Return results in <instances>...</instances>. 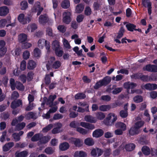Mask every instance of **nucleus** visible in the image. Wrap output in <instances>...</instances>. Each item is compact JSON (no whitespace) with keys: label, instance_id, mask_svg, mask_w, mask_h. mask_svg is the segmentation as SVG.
<instances>
[{"label":"nucleus","instance_id":"49530a36","mask_svg":"<svg viewBox=\"0 0 157 157\" xmlns=\"http://www.w3.org/2000/svg\"><path fill=\"white\" fill-rule=\"evenodd\" d=\"M92 10L90 8L89 6L86 7L85 9L84 13L86 16H90Z\"/></svg>","mask_w":157,"mask_h":157},{"label":"nucleus","instance_id":"e433bc0d","mask_svg":"<svg viewBox=\"0 0 157 157\" xmlns=\"http://www.w3.org/2000/svg\"><path fill=\"white\" fill-rule=\"evenodd\" d=\"M76 131L78 132L83 135H85L88 133L87 130L81 127H77L76 128Z\"/></svg>","mask_w":157,"mask_h":157},{"label":"nucleus","instance_id":"9d476101","mask_svg":"<svg viewBox=\"0 0 157 157\" xmlns=\"http://www.w3.org/2000/svg\"><path fill=\"white\" fill-rule=\"evenodd\" d=\"M48 21V17L46 14L41 15L39 18V22L42 24L46 23Z\"/></svg>","mask_w":157,"mask_h":157},{"label":"nucleus","instance_id":"69168bd1","mask_svg":"<svg viewBox=\"0 0 157 157\" xmlns=\"http://www.w3.org/2000/svg\"><path fill=\"white\" fill-rule=\"evenodd\" d=\"M94 10H98L99 9L100 5L98 2H94L93 5Z\"/></svg>","mask_w":157,"mask_h":157},{"label":"nucleus","instance_id":"b1692460","mask_svg":"<svg viewBox=\"0 0 157 157\" xmlns=\"http://www.w3.org/2000/svg\"><path fill=\"white\" fill-rule=\"evenodd\" d=\"M127 30L130 32H133L136 27V25L133 24L128 23L126 25Z\"/></svg>","mask_w":157,"mask_h":157},{"label":"nucleus","instance_id":"58836bf2","mask_svg":"<svg viewBox=\"0 0 157 157\" xmlns=\"http://www.w3.org/2000/svg\"><path fill=\"white\" fill-rule=\"evenodd\" d=\"M144 122L143 121H138L135 123V126L138 129H140V128L144 125Z\"/></svg>","mask_w":157,"mask_h":157},{"label":"nucleus","instance_id":"a878e982","mask_svg":"<svg viewBox=\"0 0 157 157\" xmlns=\"http://www.w3.org/2000/svg\"><path fill=\"white\" fill-rule=\"evenodd\" d=\"M84 143L87 145L91 146L94 144V141L93 139L90 138H87L85 139Z\"/></svg>","mask_w":157,"mask_h":157},{"label":"nucleus","instance_id":"c9c22d12","mask_svg":"<svg viewBox=\"0 0 157 157\" xmlns=\"http://www.w3.org/2000/svg\"><path fill=\"white\" fill-rule=\"evenodd\" d=\"M112 150L110 148H107L103 151L104 156L105 157L109 156L111 154Z\"/></svg>","mask_w":157,"mask_h":157},{"label":"nucleus","instance_id":"338daca9","mask_svg":"<svg viewBox=\"0 0 157 157\" xmlns=\"http://www.w3.org/2000/svg\"><path fill=\"white\" fill-rule=\"evenodd\" d=\"M45 40L43 39H40L38 41V46L40 48H42L43 47V45L44 44Z\"/></svg>","mask_w":157,"mask_h":157},{"label":"nucleus","instance_id":"774afa93","mask_svg":"<svg viewBox=\"0 0 157 157\" xmlns=\"http://www.w3.org/2000/svg\"><path fill=\"white\" fill-rule=\"evenodd\" d=\"M33 103H29V105L25 108V110L27 111H29L32 110L34 107Z\"/></svg>","mask_w":157,"mask_h":157},{"label":"nucleus","instance_id":"680f3d73","mask_svg":"<svg viewBox=\"0 0 157 157\" xmlns=\"http://www.w3.org/2000/svg\"><path fill=\"white\" fill-rule=\"evenodd\" d=\"M63 116L60 114L56 113L54 115L53 117V119L54 120H57L62 118Z\"/></svg>","mask_w":157,"mask_h":157},{"label":"nucleus","instance_id":"4c0bfd02","mask_svg":"<svg viewBox=\"0 0 157 157\" xmlns=\"http://www.w3.org/2000/svg\"><path fill=\"white\" fill-rule=\"evenodd\" d=\"M134 101L136 103H140L143 101L142 97L141 95H137L133 98Z\"/></svg>","mask_w":157,"mask_h":157},{"label":"nucleus","instance_id":"393cba45","mask_svg":"<svg viewBox=\"0 0 157 157\" xmlns=\"http://www.w3.org/2000/svg\"><path fill=\"white\" fill-rule=\"evenodd\" d=\"M115 126L117 128H120L123 131H124L126 129V125L123 123L119 122L116 123Z\"/></svg>","mask_w":157,"mask_h":157},{"label":"nucleus","instance_id":"2eb2a0df","mask_svg":"<svg viewBox=\"0 0 157 157\" xmlns=\"http://www.w3.org/2000/svg\"><path fill=\"white\" fill-rule=\"evenodd\" d=\"M28 152L25 150L20 152H16L15 154V157H26L28 156Z\"/></svg>","mask_w":157,"mask_h":157},{"label":"nucleus","instance_id":"3c124183","mask_svg":"<svg viewBox=\"0 0 157 157\" xmlns=\"http://www.w3.org/2000/svg\"><path fill=\"white\" fill-rule=\"evenodd\" d=\"M58 29L61 33H63L66 31V28L63 25H59L57 27Z\"/></svg>","mask_w":157,"mask_h":157},{"label":"nucleus","instance_id":"7ed1b4c3","mask_svg":"<svg viewBox=\"0 0 157 157\" xmlns=\"http://www.w3.org/2000/svg\"><path fill=\"white\" fill-rule=\"evenodd\" d=\"M17 19L18 21L21 24L25 25L29 23L31 20V19L29 17H25L23 13H21L19 15Z\"/></svg>","mask_w":157,"mask_h":157},{"label":"nucleus","instance_id":"a18cd8bd","mask_svg":"<svg viewBox=\"0 0 157 157\" xmlns=\"http://www.w3.org/2000/svg\"><path fill=\"white\" fill-rule=\"evenodd\" d=\"M32 45V44L30 43L24 42L22 43L21 47L22 49H27L31 47Z\"/></svg>","mask_w":157,"mask_h":157},{"label":"nucleus","instance_id":"0e129e2a","mask_svg":"<svg viewBox=\"0 0 157 157\" xmlns=\"http://www.w3.org/2000/svg\"><path fill=\"white\" fill-rule=\"evenodd\" d=\"M7 23L6 20L5 19H2L0 20V27L1 28L4 27Z\"/></svg>","mask_w":157,"mask_h":157},{"label":"nucleus","instance_id":"6e6552de","mask_svg":"<svg viewBox=\"0 0 157 157\" xmlns=\"http://www.w3.org/2000/svg\"><path fill=\"white\" fill-rule=\"evenodd\" d=\"M140 132V129H138L135 126L130 128L129 131V133L131 136L137 135Z\"/></svg>","mask_w":157,"mask_h":157},{"label":"nucleus","instance_id":"f704fd0d","mask_svg":"<svg viewBox=\"0 0 157 157\" xmlns=\"http://www.w3.org/2000/svg\"><path fill=\"white\" fill-rule=\"evenodd\" d=\"M25 123L22 122L17 124L16 126V129L18 131L22 129L25 126Z\"/></svg>","mask_w":157,"mask_h":157},{"label":"nucleus","instance_id":"9b49d317","mask_svg":"<svg viewBox=\"0 0 157 157\" xmlns=\"http://www.w3.org/2000/svg\"><path fill=\"white\" fill-rule=\"evenodd\" d=\"M9 10L6 6L0 7V16H4L6 15L9 13Z\"/></svg>","mask_w":157,"mask_h":157},{"label":"nucleus","instance_id":"5701e85b","mask_svg":"<svg viewBox=\"0 0 157 157\" xmlns=\"http://www.w3.org/2000/svg\"><path fill=\"white\" fill-rule=\"evenodd\" d=\"M136 145L133 144H126L125 148L127 151H130L133 150L135 148Z\"/></svg>","mask_w":157,"mask_h":157},{"label":"nucleus","instance_id":"37998d69","mask_svg":"<svg viewBox=\"0 0 157 157\" xmlns=\"http://www.w3.org/2000/svg\"><path fill=\"white\" fill-rule=\"evenodd\" d=\"M53 126L52 124H50L43 128L42 131L44 133H46L50 130L52 128Z\"/></svg>","mask_w":157,"mask_h":157},{"label":"nucleus","instance_id":"0eeeda50","mask_svg":"<svg viewBox=\"0 0 157 157\" xmlns=\"http://www.w3.org/2000/svg\"><path fill=\"white\" fill-rule=\"evenodd\" d=\"M104 134L103 130L101 129H97L94 131L92 134L93 137L98 138L102 136Z\"/></svg>","mask_w":157,"mask_h":157},{"label":"nucleus","instance_id":"603ef678","mask_svg":"<svg viewBox=\"0 0 157 157\" xmlns=\"http://www.w3.org/2000/svg\"><path fill=\"white\" fill-rule=\"evenodd\" d=\"M111 99V97L109 95H103L101 97V100L106 101H110Z\"/></svg>","mask_w":157,"mask_h":157},{"label":"nucleus","instance_id":"a19ab883","mask_svg":"<svg viewBox=\"0 0 157 157\" xmlns=\"http://www.w3.org/2000/svg\"><path fill=\"white\" fill-rule=\"evenodd\" d=\"M20 6H21V9L22 10H25L28 7V3L26 1H23L21 2Z\"/></svg>","mask_w":157,"mask_h":157},{"label":"nucleus","instance_id":"e2e57ef3","mask_svg":"<svg viewBox=\"0 0 157 157\" xmlns=\"http://www.w3.org/2000/svg\"><path fill=\"white\" fill-rule=\"evenodd\" d=\"M56 96L55 95H50L48 98V101L50 102V103H52L54 101L56 98Z\"/></svg>","mask_w":157,"mask_h":157},{"label":"nucleus","instance_id":"aec40b11","mask_svg":"<svg viewBox=\"0 0 157 157\" xmlns=\"http://www.w3.org/2000/svg\"><path fill=\"white\" fill-rule=\"evenodd\" d=\"M84 119L86 121L91 123H95L96 121L94 117L90 115L85 116Z\"/></svg>","mask_w":157,"mask_h":157},{"label":"nucleus","instance_id":"72a5a7b5","mask_svg":"<svg viewBox=\"0 0 157 157\" xmlns=\"http://www.w3.org/2000/svg\"><path fill=\"white\" fill-rule=\"evenodd\" d=\"M15 87L17 89L21 91L24 90L25 89V87L23 84L19 82H16V86Z\"/></svg>","mask_w":157,"mask_h":157},{"label":"nucleus","instance_id":"6e6d98bb","mask_svg":"<svg viewBox=\"0 0 157 157\" xmlns=\"http://www.w3.org/2000/svg\"><path fill=\"white\" fill-rule=\"evenodd\" d=\"M84 18V16L82 14H80L77 16L76 18V21L78 23H80L82 21Z\"/></svg>","mask_w":157,"mask_h":157},{"label":"nucleus","instance_id":"052dcab7","mask_svg":"<svg viewBox=\"0 0 157 157\" xmlns=\"http://www.w3.org/2000/svg\"><path fill=\"white\" fill-rule=\"evenodd\" d=\"M117 73L118 74L121 73L122 74H124L126 75H127L128 74L129 71H128L127 69H120V70L117 71Z\"/></svg>","mask_w":157,"mask_h":157},{"label":"nucleus","instance_id":"8fccbe9b","mask_svg":"<svg viewBox=\"0 0 157 157\" xmlns=\"http://www.w3.org/2000/svg\"><path fill=\"white\" fill-rule=\"evenodd\" d=\"M120 116L122 118H125L128 116V111L121 110L120 112Z\"/></svg>","mask_w":157,"mask_h":157},{"label":"nucleus","instance_id":"412c9836","mask_svg":"<svg viewBox=\"0 0 157 157\" xmlns=\"http://www.w3.org/2000/svg\"><path fill=\"white\" fill-rule=\"evenodd\" d=\"M143 154L146 155H149L150 153V150L149 148L146 146H143L141 149Z\"/></svg>","mask_w":157,"mask_h":157},{"label":"nucleus","instance_id":"20e7f679","mask_svg":"<svg viewBox=\"0 0 157 157\" xmlns=\"http://www.w3.org/2000/svg\"><path fill=\"white\" fill-rule=\"evenodd\" d=\"M111 79H102L99 82L96 83L94 86V88L97 89L103 86H106L109 84L111 81Z\"/></svg>","mask_w":157,"mask_h":157},{"label":"nucleus","instance_id":"bf43d9fd","mask_svg":"<svg viewBox=\"0 0 157 157\" xmlns=\"http://www.w3.org/2000/svg\"><path fill=\"white\" fill-rule=\"evenodd\" d=\"M30 55L29 52L28 51H25L24 52L23 54V58L24 59H27L29 58Z\"/></svg>","mask_w":157,"mask_h":157},{"label":"nucleus","instance_id":"f8f14e48","mask_svg":"<svg viewBox=\"0 0 157 157\" xmlns=\"http://www.w3.org/2000/svg\"><path fill=\"white\" fill-rule=\"evenodd\" d=\"M69 144L67 142L62 143L59 145L60 150L62 151L67 150L69 148Z\"/></svg>","mask_w":157,"mask_h":157},{"label":"nucleus","instance_id":"f3484780","mask_svg":"<svg viewBox=\"0 0 157 157\" xmlns=\"http://www.w3.org/2000/svg\"><path fill=\"white\" fill-rule=\"evenodd\" d=\"M27 35L25 34L21 33L18 36V39L19 41L21 43L26 41L27 40Z\"/></svg>","mask_w":157,"mask_h":157},{"label":"nucleus","instance_id":"5fc2aeb1","mask_svg":"<svg viewBox=\"0 0 157 157\" xmlns=\"http://www.w3.org/2000/svg\"><path fill=\"white\" fill-rule=\"evenodd\" d=\"M46 34L49 36H53L52 30L51 28L50 27H48L47 28Z\"/></svg>","mask_w":157,"mask_h":157},{"label":"nucleus","instance_id":"f03ea898","mask_svg":"<svg viewBox=\"0 0 157 157\" xmlns=\"http://www.w3.org/2000/svg\"><path fill=\"white\" fill-rule=\"evenodd\" d=\"M72 15L70 11L66 10L63 14L62 21L63 23L66 24H69L72 20Z\"/></svg>","mask_w":157,"mask_h":157},{"label":"nucleus","instance_id":"c756f323","mask_svg":"<svg viewBox=\"0 0 157 157\" xmlns=\"http://www.w3.org/2000/svg\"><path fill=\"white\" fill-rule=\"evenodd\" d=\"M84 8L83 5L81 4H79L76 7V12L77 13H81L83 11Z\"/></svg>","mask_w":157,"mask_h":157},{"label":"nucleus","instance_id":"79ce46f5","mask_svg":"<svg viewBox=\"0 0 157 157\" xmlns=\"http://www.w3.org/2000/svg\"><path fill=\"white\" fill-rule=\"evenodd\" d=\"M54 151L51 147H46L44 150L45 152L48 155H51L52 154Z\"/></svg>","mask_w":157,"mask_h":157},{"label":"nucleus","instance_id":"ddd939ff","mask_svg":"<svg viewBox=\"0 0 157 157\" xmlns=\"http://www.w3.org/2000/svg\"><path fill=\"white\" fill-rule=\"evenodd\" d=\"M14 145V143L13 142H10L6 144L3 147V151L5 152L8 151Z\"/></svg>","mask_w":157,"mask_h":157},{"label":"nucleus","instance_id":"39448f33","mask_svg":"<svg viewBox=\"0 0 157 157\" xmlns=\"http://www.w3.org/2000/svg\"><path fill=\"white\" fill-rule=\"evenodd\" d=\"M142 4L145 7L147 8V12L149 15L151 13V3L150 0H142Z\"/></svg>","mask_w":157,"mask_h":157},{"label":"nucleus","instance_id":"6ab92c4d","mask_svg":"<svg viewBox=\"0 0 157 157\" xmlns=\"http://www.w3.org/2000/svg\"><path fill=\"white\" fill-rule=\"evenodd\" d=\"M50 139L49 136H43L40 138L39 142L41 144H45L50 140Z\"/></svg>","mask_w":157,"mask_h":157},{"label":"nucleus","instance_id":"4be33fe9","mask_svg":"<svg viewBox=\"0 0 157 157\" xmlns=\"http://www.w3.org/2000/svg\"><path fill=\"white\" fill-rule=\"evenodd\" d=\"M72 141L76 147H80L82 145V143L78 138H74Z\"/></svg>","mask_w":157,"mask_h":157},{"label":"nucleus","instance_id":"4d7b16f0","mask_svg":"<svg viewBox=\"0 0 157 157\" xmlns=\"http://www.w3.org/2000/svg\"><path fill=\"white\" fill-rule=\"evenodd\" d=\"M12 136L16 142L20 140V137L18 133H14L12 134Z\"/></svg>","mask_w":157,"mask_h":157},{"label":"nucleus","instance_id":"c03bdc74","mask_svg":"<svg viewBox=\"0 0 157 157\" xmlns=\"http://www.w3.org/2000/svg\"><path fill=\"white\" fill-rule=\"evenodd\" d=\"M96 116L98 119L102 120L105 117L104 113L101 112H99L97 113Z\"/></svg>","mask_w":157,"mask_h":157},{"label":"nucleus","instance_id":"f257e3e1","mask_svg":"<svg viewBox=\"0 0 157 157\" xmlns=\"http://www.w3.org/2000/svg\"><path fill=\"white\" fill-rule=\"evenodd\" d=\"M117 116L114 113H109L104 121L105 125L107 126H112L117 120Z\"/></svg>","mask_w":157,"mask_h":157},{"label":"nucleus","instance_id":"ea45409f","mask_svg":"<svg viewBox=\"0 0 157 157\" xmlns=\"http://www.w3.org/2000/svg\"><path fill=\"white\" fill-rule=\"evenodd\" d=\"M61 62L58 61H55L52 64V67L54 69H58L61 66Z\"/></svg>","mask_w":157,"mask_h":157},{"label":"nucleus","instance_id":"bb28decb","mask_svg":"<svg viewBox=\"0 0 157 157\" xmlns=\"http://www.w3.org/2000/svg\"><path fill=\"white\" fill-rule=\"evenodd\" d=\"M61 6L64 9H67L70 6V2L68 0H64L62 3Z\"/></svg>","mask_w":157,"mask_h":157},{"label":"nucleus","instance_id":"cd10ccee","mask_svg":"<svg viewBox=\"0 0 157 157\" xmlns=\"http://www.w3.org/2000/svg\"><path fill=\"white\" fill-rule=\"evenodd\" d=\"M86 97V95L82 93H78L75 96V98L76 100L84 99Z\"/></svg>","mask_w":157,"mask_h":157},{"label":"nucleus","instance_id":"2f4dec72","mask_svg":"<svg viewBox=\"0 0 157 157\" xmlns=\"http://www.w3.org/2000/svg\"><path fill=\"white\" fill-rule=\"evenodd\" d=\"M110 108L111 107L109 105H102L99 107V110L102 111H107L109 110Z\"/></svg>","mask_w":157,"mask_h":157},{"label":"nucleus","instance_id":"de8ad7c7","mask_svg":"<svg viewBox=\"0 0 157 157\" xmlns=\"http://www.w3.org/2000/svg\"><path fill=\"white\" fill-rule=\"evenodd\" d=\"M40 135L39 133L35 134L31 138V140L33 142H36L40 140Z\"/></svg>","mask_w":157,"mask_h":157},{"label":"nucleus","instance_id":"423d86ee","mask_svg":"<svg viewBox=\"0 0 157 157\" xmlns=\"http://www.w3.org/2000/svg\"><path fill=\"white\" fill-rule=\"evenodd\" d=\"M6 43L4 40H0V56H3L7 51V48L5 47Z\"/></svg>","mask_w":157,"mask_h":157},{"label":"nucleus","instance_id":"dca6fc26","mask_svg":"<svg viewBox=\"0 0 157 157\" xmlns=\"http://www.w3.org/2000/svg\"><path fill=\"white\" fill-rule=\"evenodd\" d=\"M86 153L82 151H76L75 152L74 157H86Z\"/></svg>","mask_w":157,"mask_h":157},{"label":"nucleus","instance_id":"a211bd4d","mask_svg":"<svg viewBox=\"0 0 157 157\" xmlns=\"http://www.w3.org/2000/svg\"><path fill=\"white\" fill-rule=\"evenodd\" d=\"M139 142L142 145L147 144L148 143V141L147 140L146 136L143 135L141 136L138 140Z\"/></svg>","mask_w":157,"mask_h":157},{"label":"nucleus","instance_id":"864d4df0","mask_svg":"<svg viewBox=\"0 0 157 157\" xmlns=\"http://www.w3.org/2000/svg\"><path fill=\"white\" fill-rule=\"evenodd\" d=\"M10 83L11 89L14 90L15 89L16 86V82L15 83L14 79H10Z\"/></svg>","mask_w":157,"mask_h":157},{"label":"nucleus","instance_id":"473e14b6","mask_svg":"<svg viewBox=\"0 0 157 157\" xmlns=\"http://www.w3.org/2000/svg\"><path fill=\"white\" fill-rule=\"evenodd\" d=\"M34 56L38 59L40 57V50L38 48H35L33 51Z\"/></svg>","mask_w":157,"mask_h":157},{"label":"nucleus","instance_id":"1a4fd4ad","mask_svg":"<svg viewBox=\"0 0 157 157\" xmlns=\"http://www.w3.org/2000/svg\"><path fill=\"white\" fill-rule=\"evenodd\" d=\"M22 102L21 100L19 99L17 101H13L11 103V108L13 109H15L18 107L22 105Z\"/></svg>","mask_w":157,"mask_h":157},{"label":"nucleus","instance_id":"13d9d810","mask_svg":"<svg viewBox=\"0 0 157 157\" xmlns=\"http://www.w3.org/2000/svg\"><path fill=\"white\" fill-rule=\"evenodd\" d=\"M26 67V62L24 60H22L20 64V68L22 71L24 70Z\"/></svg>","mask_w":157,"mask_h":157},{"label":"nucleus","instance_id":"c85d7f7f","mask_svg":"<svg viewBox=\"0 0 157 157\" xmlns=\"http://www.w3.org/2000/svg\"><path fill=\"white\" fill-rule=\"evenodd\" d=\"M52 46L53 49H60L59 42L56 40H55L52 43Z\"/></svg>","mask_w":157,"mask_h":157},{"label":"nucleus","instance_id":"4468645a","mask_svg":"<svg viewBox=\"0 0 157 157\" xmlns=\"http://www.w3.org/2000/svg\"><path fill=\"white\" fill-rule=\"evenodd\" d=\"M36 66V63L33 60H29L27 64V68L29 70H33Z\"/></svg>","mask_w":157,"mask_h":157},{"label":"nucleus","instance_id":"09e8293b","mask_svg":"<svg viewBox=\"0 0 157 157\" xmlns=\"http://www.w3.org/2000/svg\"><path fill=\"white\" fill-rule=\"evenodd\" d=\"M54 51L56 55L59 57H61L63 54V51L62 50H60V49H56Z\"/></svg>","mask_w":157,"mask_h":157},{"label":"nucleus","instance_id":"7c9ffc66","mask_svg":"<svg viewBox=\"0 0 157 157\" xmlns=\"http://www.w3.org/2000/svg\"><path fill=\"white\" fill-rule=\"evenodd\" d=\"M125 32V29L123 26L121 27L118 33V35L117 36V38L120 39L121 38Z\"/></svg>","mask_w":157,"mask_h":157}]
</instances>
